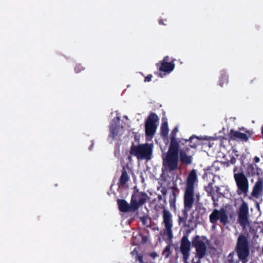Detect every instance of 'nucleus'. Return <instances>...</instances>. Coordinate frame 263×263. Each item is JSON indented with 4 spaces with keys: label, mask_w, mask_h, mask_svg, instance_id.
<instances>
[{
    "label": "nucleus",
    "mask_w": 263,
    "mask_h": 263,
    "mask_svg": "<svg viewBox=\"0 0 263 263\" xmlns=\"http://www.w3.org/2000/svg\"><path fill=\"white\" fill-rule=\"evenodd\" d=\"M250 254L248 238L242 234L239 235L237 239L235 250L230 252L224 260V263H242L248 261Z\"/></svg>",
    "instance_id": "nucleus-1"
},
{
    "label": "nucleus",
    "mask_w": 263,
    "mask_h": 263,
    "mask_svg": "<svg viewBox=\"0 0 263 263\" xmlns=\"http://www.w3.org/2000/svg\"><path fill=\"white\" fill-rule=\"evenodd\" d=\"M178 132V129L176 127L172 132L170 147L166 157L163 159L164 165L171 170H174L177 167L178 143L175 136Z\"/></svg>",
    "instance_id": "nucleus-2"
},
{
    "label": "nucleus",
    "mask_w": 263,
    "mask_h": 263,
    "mask_svg": "<svg viewBox=\"0 0 263 263\" xmlns=\"http://www.w3.org/2000/svg\"><path fill=\"white\" fill-rule=\"evenodd\" d=\"M153 144H141L134 145L131 147L130 154L137 157L138 160H150L153 156Z\"/></svg>",
    "instance_id": "nucleus-3"
},
{
    "label": "nucleus",
    "mask_w": 263,
    "mask_h": 263,
    "mask_svg": "<svg viewBox=\"0 0 263 263\" xmlns=\"http://www.w3.org/2000/svg\"><path fill=\"white\" fill-rule=\"evenodd\" d=\"M201 238H206L204 236L201 237L199 235H196L193 238L192 240V246L195 248V257L198 258L199 261L207 254V247Z\"/></svg>",
    "instance_id": "nucleus-4"
},
{
    "label": "nucleus",
    "mask_w": 263,
    "mask_h": 263,
    "mask_svg": "<svg viewBox=\"0 0 263 263\" xmlns=\"http://www.w3.org/2000/svg\"><path fill=\"white\" fill-rule=\"evenodd\" d=\"M209 219L210 222L213 224V228H215L218 220L223 226L226 225L229 221L226 211L223 208L220 210L214 209L210 215Z\"/></svg>",
    "instance_id": "nucleus-5"
},
{
    "label": "nucleus",
    "mask_w": 263,
    "mask_h": 263,
    "mask_svg": "<svg viewBox=\"0 0 263 263\" xmlns=\"http://www.w3.org/2000/svg\"><path fill=\"white\" fill-rule=\"evenodd\" d=\"M148 197L145 193L134 192L132 196L130 203L133 212L136 211L140 206L143 205L148 199Z\"/></svg>",
    "instance_id": "nucleus-6"
},
{
    "label": "nucleus",
    "mask_w": 263,
    "mask_h": 263,
    "mask_svg": "<svg viewBox=\"0 0 263 263\" xmlns=\"http://www.w3.org/2000/svg\"><path fill=\"white\" fill-rule=\"evenodd\" d=\"M158 121L157 116L155 114H151L147 118L145 123V133L147 137L151 139L155 134Z\"/></svg>",
    "instance_id": "nucleus-7"
},
{
    "label": "nucleus",
    "mask_w": 263,
    "mask_h": 263,
    "mask_svg": "<svg viewBox=\"0 0 263 263\" xmlns=\"http://www.w3.org/2000/svg\"><path fill=\"white\" fill-rule=\"evenodd\" d=\"M119 120L120 118L118 117L112 120L110 127L109 139L118 138L127 133V131L123 126H120L118 125Z\"/></svg>",
    "instance_id": "nucleus-8"
},
{
    "label": "nucleus",
    "mask_w": 263,
    "mask_h": 263,
    "mask_svg": "<svg viewBox=\"0 0 263 263\" xmlns=\"http://www.w3.org/2000/svg\"><path fill=\"white\" fill-rule=\"evenodd\" d=\"M249 208L246 202H243L240 206L238 212V222L243 229L250 225L248 219Z\"/></svg>",
    "instance_id": "nucleus-9"
},
{
    "label": "nucleus",
    "mask_w": 263,
    "mask_h": 263,
    "mask_svg": "<svg viewBox=\"0 0 263 263\" xmlns=\"http://www.w3.org/2000/svg\"><path fill=\"white\" fill-rule=\"evenodd\" d=\"M191 242L187 235H184L181 240L180 251L183 256H190Z\"/></svg>",
    "instance_id": "nucleus-10"
},
{
    "label": "nucleus",
    "mask_w": 263,
    "mask_h": 263,
    "mask_svg": "<svg viewBox=\"0 0 263 263\" xmlns=\"http://www.w3.org/2000/svg\"><path fill=\"white\" fill-rule=\"evenodd\" d=\"M168 57H165L161 62L159 70L166 73H169L173 70L175 67L174 64L169 62Z\"/></svg>",
    "instance_id": "nucleus-11"
},
{
    "label": "nucleus",
    "mask_w": 263,
    "mask_h": 263,
    "mask_svg": "<svg viewBox=\"0 0 263 263\" xmlns=\"http://www.w3.org/2000/svg\"><path fill=\"white\" fill-rule=\"evenodd\" d=\"M172 192L170 194L169 197V203L170 206V209L172 211L174 212L176 211V202L177 194L179 193V190L176 187V184H174V185L171 187Z\"/></svg>",
    "instance_id": "nucleus-12"
},
{
    "label": "nucleus",
    "mask_w": 263,
    "mask_h": 263,
    "mask_svg": "<svg viewBox=\"0 0 263 263\" xmlns=\"http://www.w3.org/2000/svg\"><path fill=\"white\" fill-rule=\"evenodd\" d=\"M163 209V220L164 227L173 226L172 215L170 212L166 210L164 205H162Z\"/></svg>",
    "instance_id": "nucleus-13"
},
{
    "label": "nucleus",
    "mask_w": 263,
    "mask_h": 263,
    "mask_svg": "<svg viewBox=\"0 0 263 263\" xmlns=\"http://www.w3.org/2000/svg\"><path fill=\"white\" fill-rule=\"evenodd\" d=\"M117 204L119 209L122 212H133L132 203L129 204L124 199H118Z\"/></svg>",
    "instance_id": "nucleus-14"
},
{
    "label": "nucleus",
    "mask_w": 263,
    "mask_h": 263,
    "mask_svg": "<svg viewBox=\"0 0 263 263\" xmlns=\"http://www.w3.org/2000/svg\"><path fill=\"white\" fill-rule=\"evenodd\" d=\"M194 201V196H184V209L183 211L189 212L192 208Z\"/></svg>",
    "instance_id": "nucleus-15"
},
{
    "label": "nucleus",
    "mask_w": 263,
    "mask_h": 263,
    "mask_svg": "<svg viewBox=\"0 0 263 263\" xmlns=\"http://www.w3.org/2000/svg\"><path fill=\"white\" fill-rule=\"evenodd\" d=\"M263 191V182H256L252 192V196L258 198Z\"/></svg>",
    "instance_id": "nucleus-16"
},
{
    "label": "nucleus",
    "mask_w": 263,
    "mask_h": 263,
    "mask_svg": "<svg viewBox=\"0 0 263 263\" xmlns=\"http://www.w3.org/2000/svg\"><path fill=\"white\" fill-rule=\"evenodd\" d=\"M245 169L246 174L249 176L259 175V171L261 172V170H259L255 164H248L245 166Z\"/></svg>",
    "instance_id": "nucleus-17"
},
{
    "label": "nucleus",
    "mask_w": 263,
    "mask_h": 263,
    "mask_svg": "<svg viewBox=\"0 0 263 263\" xmlns=\"http://www.w3.org/2000/svg\"><path fill=\"white\" fill-rule=\"evenodd\" d=\"M237 185V193L239 195L246 194L248 191V182H236Z\"/></svg>",
    "instance_id": "nucleus-18"
},
{
    "label": "nucleus",
    "mask_w": 263,
    "mask_h": 263,
    "mask_svg": "<svg viewBox=\"0 0 263 263\" xmlns=\"http://www.w3.org/2000/svg\"><path fill=\"white\" fill-rule=\"evenodd\" d=\"M132 255H136L135 261H138L139 263H148V259H147L146 256L138 253L136 249H135L132 252Z\"/></svg>",
    "instance_id": "nucleus-19"
},
{
    "label": "nucleus",
    "mask_w": 263,
    "mask_h": 263,
    "mask_svg": "<svg viewBox=\"0 0 263 263\" xmlns=\"http://www.w3.org/2000/svg\"><path fill=\"white\" fill-rule=\"evenodd\" d=\"M234 172L235 181H246V177L240 168H236Z\"/></svg>",
    "instance_id": "nucleus-20"
},
{
    "label": "nucleus",
    "mask_w": 263,
    "mask_h": 263,
    "mask_svg": "<svg viewBox=\"0 0 263 263\" xmlns=\"http://www.w3.org/2000/svg\"><path fill=\"white\" fill-rule=\"evenodd\" d=\"M231 134L232 137H234V138H237L238 139L244 141H246L248 139L249 136H250L249 133H247V134H245L237 131H232Z\"/></svg>",
    "instance_id": "nucleus-21"
},
{
    "label": "nucleus",
    "mask_w": 263,
    "mask_h": 263,
    "mask_svg": "<svg viewBox=\"0 0 263 263\" xmlns=\"http://www.w3.org/2000/svg\"><path fill=\"white\" fill-rule=\"evenodd\" d=\"M186 188L185 191L184 195L194 196V182H186Z\"/></svg>",
    "instance_id": "nucleus-22"
},
{
    "label": "nucleus",
    "mask_w": 263,
    "mask_h": 263,
    "mask_svg": "<svg viewBox=\"0 0 263 263\" xmlns=\"http://www.w3.org/2000/svg\"><path fill=\"white\" fill-rule=\"evenodd\" d=\"M180 157L181 160L186 164H190L192 161V158L187 156L183 152L180 151Z\"/></svg>",
    "instance_id": "nucleus-23"
},
{
    "label": "nucleus",
    "mask_w": 263,
    "mask_h": 263,
    "mask_svg": "<svg viewBox=\"0 0 263 263\" xmlns=\"http://www.w3.org/2000/svg\"><path fill=\"white\" fill-rule=\"evenodd\" d=\"M161 129L162 134L164 136H166L168 132V124L166 122H164L162 123L161 127Z\"/></svg>",
    "instance_id": "nucleus-24"
},
{
    "label": "nucleus",
    "mask_w": 263,
    "mask_h": 263,
    "mask_svg": "<svg viewBox=\"0 0 263 263\" xmlns=\"http://www.w3.org/2000/svg\"><path fill=\"white\" fill-rule=\"evenodd\" d=\"M171 246L170 245H167L162 252V255L164 256L165 258H168L172 253L171 250Z\"/></svg>",
    "instance_id": "nucleus-25"
},
{
    "label": "nucleus",
    "mask_w": 263,
    "mask_h": 263,
    "mask_svg": "<svg viewBox=\"0 0 263 263\" xmlns=\"http://www.w3.org/2000/svg\"><path fill=\"white\" fill-rule=\"evenodd\" d=\"M183 216L182 217L179 216L178 222L180 223L182 222H185L188 217V212L182 210Z\"/></svg>",
    "instance_id": "nucleus-26"
},
{
    "label": "nucleus",
    "mask_w": 263,
    "mask_h": 263,
    "mask_svg": "<svg viewBox=\"0 0 263 263\" xmlns=\"http://www.w3.org/2000/svg\"><path fill=\"white\" fill-rule=\"evenodd\" d=\"M197 179V175L195 170H192L189 175L187 181H195Z\"/></svg>",
    "instance_id": "nucleus-27"
},
{
    "label": "nucleus",
    "mask_w": 263,
    "mask_h": 263,
    "mask_svg": "<svg viewBox=\"0 0 263 263\" xmlns=\"http://www.w3.org/2000/svg\"><path fill=\"white\" fill-rule=\"evenodd\" d=\"M172 227L173 226L165 227V230L166 231V234L168 236V238L172 239L173 238L172 233Z\"/></svg>",
    "instance_id": "nucleus-28"
},
{
    "label": "nucleus",
    "mask_w": 263,
    "mask_h": 263,
    "mask_svg": "<svg viewBox=\"0 0 263 263\" xmlns=\"http://www.w3.org/2000/svg\"><path fill=\"white\" fill-rule=\"evenodd\" d=\"M129 179V176L127 172L124 170L121 176L120 181H127Z\"/></svg>",
    "instance_id": "nucleus-29"
},
{
    "label": "nucleus",
    "mask_w": 263,
    "mask_h": 263,
    "mask_svg": "<svg viewBox=\"0 0 263 263\" xmlns=\"http://www.w3.org/2000/svg\"><path fill=\"white\" fill-rule=\"evenodd\" d=\"M228 82V77L226 74H223L221 76L220 80V85L222 86L224 83Z\"/></svg>",
    "instance_id": "nucleus-30"
},
{
    "label": "nucleus",
    "mask_w": 263,
    "mask_h": 263,
    "mask_svg": "<svg viewBox=\"0 0 263 263\" xmlns=\"http://www.w3.org/2000/svg\"><path fill=\"white\" fill-rule=\"evenodd\" d=\"M190 140L191 141V142H194V145H191V147H195L199 144V140L196 137H191Z\"/></svg>",
    "instance_id": "nucleus-31"
},
{
    "label": "nucleus",
    "mask_w": 263,
    "mask_h": 263,
    "mask_svg": "<svg viewBox=\"0 0 263 263\" xmlns=\"http://www.w3.org/2000/svg\"><path fill=\"white\" fill-rule=\"evenodd\" d=\"M140 235L141 236L142 238L141 242L143 243H146L148 240V237L146 235H142L141 234H140Z\"/></svg>",
    "instance_id": "nucleus-32"
},
{
    "label": "nucleus",
    "mask_w": 263,
    "mask_h": 263,
    "mask_svg": "<svg viewBox=\"0 0 263 263\" xmlns=\"http://www.w3.org/2000/svg\"><path fill=\"white\" fill-rule=\"evenodd\" d=\"M207 192H211L212 191V183L210 182L208 186L205 187Z\"/></svg>",
    "instance_id": "nucleus-33"
},
{
    "label": "nucleus",
    "mask_w": 263,
    "mask_h": 263,
    "mask_svg": "<svg viewBox=\"0 0 263 263\" xmlns=\"http://www.w3.org/2000/svg\"><path fill=\"white\" fill-rule=\"evenodd\" d=\"M148 256H149L153 259H155L156 257H157L158 254H157L156 252H151V253H149Z\"/></svg>",
    "instance_id": "nucleus-34"
},
{
    "label": "nucleus",
    "mask_w": 263,
    "mask_h": 263,
    "mask_svg": "<svg viewBox=\"0 0 263 263\" xmlns=\"http://www.w3.org/2000/svg\"><path fill=\"white\" fill-rule=\"evenodd\" d=\"M152 78V75H148L145 78L144 81L145 82H149L151 81Z\"/></svg>",
    "instance_id": "nucleus-35"
},
{
    "label": "nucleus",
    "mask_w": 263,
    "mask_h": 263,
    "mask_svg": "<svg viewBox=\"0 0 263 263\" xmlns=\"http://www.w3.org/2000/svg\"><path fill=\"white\" fill-rule=\"evenodd\" d=\"M206 212V209L204 208H200L199 209V212L201 213L202 214H203Z\"/></svg>",
    "instance_id": "nucleus-36"
},
{
    "label": "nucleus",
    "mask_w": 263,
    "mask_h": 263,
    "mask_svg": "<svg viewBox=\"0 0 263 263\" xmlns=\"http://www.w3.org/2000/svg\"><path fill=\"white\" fill-rule=\"evenodd\" d=\"M189 256H183V260L184 263H189L187 260L189 259Z\"/></svg>",
    "instance_id": "nucleus-37"
},
{
    "label": "nucleus",
    "mask_w": 263,
    "mask_h": 263,
    "mask_svg": "<svg viewBox=\"0 0 263 263\" xmlns=\"http://www.w3.org/2000/svg\"><path fill=\"white\" fill-rule=\"evenodd\" d=\"M126 182H119L118 184L119 185V187H121L122 186H123L125 185Z\"/></svg>",
    "instance_id": "nucleus-38"
},
{
    "label": "nucleus",
    "mask_w": 263,
    "mask_h": 263,
    "mask_svg": "<svg viewBox=\"0 0 263 263\" xmlns=\"http://www.w3.org/2000/svg\"><path fill=\"white\" fill-rule=\"evenodd\" d=\"M254 161L255 163H258L260 161V159L258 157H255L254 158Z\"/></svg>",
    "instance_id": "nucleus-39"
},
{
    "label": "nucleus",
    "mask_w": 263,
    "mask_h": 263,
    "mask_svg": "<svg viewBox=\"0 0 263 263\" xmlns=\"http://www.w3.org/2000/svg\"><path fill=\"white\" fill-rule=\"evenodd\" d=\"M161 193H162V194L163 195H166V193H167V190H166V189H165V188H163V189L161 190Z\"/></svg>",
    "instance_id": "nucleus-40"
},
{
    "label": "nucleus",
    "mask_w": 263,
    "mask_h": 263,
    "mask_svg": "<svg viewBox=\"0 0 263 263\" xmlns=\"http://www.w3.org/2000/svg\"><path fill=\"white\" fill-rule=\"evenodd\" d=\"M158 199L159 200H161L162 199V196L161 195H159L158 196Z\"/></svg>",
    "instance_id": "nucleus-41"
},
{
    "label": "nucleus",
    "mask_w": 263,
    "mask_h": 263,
    "mask_svg": "<svg viewBox=\"0 0 263 263\" xmlns=\"http://www.w3.org/2000/svg\"><path fill=\"white\" fill-rule=\"evenodd\" d=\"M219 179L218 176H214V178L213 179V181H215L216 180Z\"/></svg>",
    "instance_id": "nucleus-42"
},
{
    "label": "nucleus",
    "mask_w": 263,
    "mask_h": 263,
    "mask_svg": "<svg viewBox=\"0 0 263 263\" xmlns=\"http://www.w3.org/2000/svg\"><path fill=\"white\" fill-rule=\"evenodd\" d=\"M159 24H162V25H166V24H165V23H164V22H163V21H162V20H160V21H159Z\"/></svg>",
    "instance_id": "nucleus-43"
},
{
    "label": "nucleus",
    "mask_w": 263,
    "mask_h": 263,
    "mask_svg": "<svg viewBox=\"0 0 263 263\" xmlns=\"http://www.w3.org/2000/svg\"><path fill=\"white\" fill-rule=\"evenodd\" d=\"M141 220H142V222L144 224L145 223V218L144 217H142L141 218Z\"/></svg>",
    "instance_id": "nucleus-44"
},
{
    "label": "nucleus",
    "mask_w": 263,
    "mask_h": 263,
    "mask_svg": "<svg viewBox=\"0 0 263 263\" xmlns=\"http://www.w3.org/2000/svg\"><path fill=\"white\" fill-rule=\"evenodd\" d=\"M261 133H262V136H263V126L261 127Z\"/></svg>",
    "instance_id": "nucleus-45"
},
{
    "label": "nucleus",
    "mask_w": 263,
    "mask_h": 263,
    "mask_svg": "<svg viewBox=\"0 0 263 263\" xmlns=\"http://www.w3.org/2000/svg\"><path fill=\"white\" fill-rule=\"evenodd\" d=\"M262 179H263V178H262ZM258 181H261V179L259 178Z\"/></svg>",
    "instance_id": "nucleus-46"
},
{
    "label": "nucleus",
    "mask_w": 263,
    "mask_h": 263,
    "mask_svg": "<svg viewBox=\"0 0 263 263\" xmlns=\"http://www.w3.org/2000/svg\"><path fill=\"white\" fill-rule=\"evenodd\" d=\"M196 263H201V262H200V261L198 260V261H197V262Z\"/></svg>",
    "instance_id": "nucleus-47"
},
{
    "label": "nucleus",
    "mask_w": 263,
    "mask_h": 263,
    "mask_svg": "<svg viewBox=\"0 0 263 263\" xmlns=\"http://www.w3.org/2000/svg\"><path fill=\"white\" fill-rule=\"evenodd\" d=\"M125 118L126 119H128V118H127V116H125Z\"/></svg>",
    "instance_id": "nucleus-48"
},
{
    "label": "nucleus",
    "mask_w": 263,
    "mask_h": 263,
    "mask_svg": "<svg viewBox=\"0 0 263 263\" xmlns=\"http://www.w3.org/2000/svg\"><path fill=\"white\" fill-rule=\"evenodd\" d=\"M76 69H77V67L76 68ZM76 70H77V72L80 71V70H78L77 69H76Z\"/></svg>",
    "instance_id": "nucleus-49"
},
{
    "label": "nucleus",
    "mask_w": 263,
    "mask_h": 263,
    "mask_svg": "<svg viewBox=\"0 0 263 263\" xmlns=\"http://www.w3.org/2000/svg\"><path fill=\"white\" fill-rule=\"evenodd\" d=\"M262 175H263V172H261Z\"/></svg>",
    "instance_id": "nucleus-50"
}]
</instances>
